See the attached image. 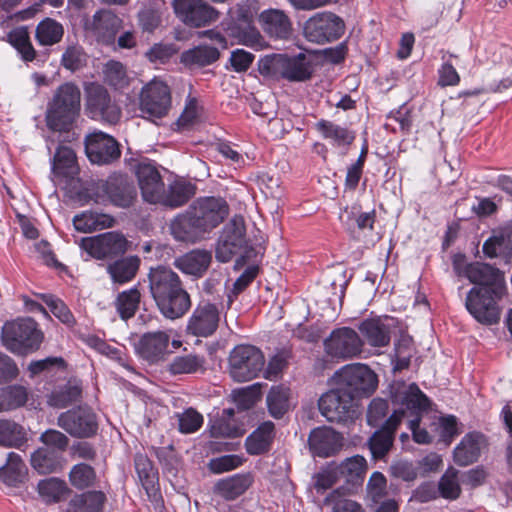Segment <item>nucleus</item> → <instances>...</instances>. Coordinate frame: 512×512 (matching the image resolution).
<instances>
[{"mask_svg":"<svg viewBox=\"0 0 512 512\" xmlns=\"http://www.w3.org/2000/svg\"><path fill=\"white\" fill-rule=\"evenodd\" d=\"M148 278L151 295L164 317L178 319L190 309V296L171 268H151Z\"/></svg>","mask_w":512,"mask_h":512,"instance_id":"nucleus-1","label":"nucleus"},{"mask_svg":"<svg viewBox=\"0 0 512 512\" xmlns=\"http://www.w3.org/2000/svg\"><path fill=\"white\" fill-rule=\"evenodd\" d=\"M390 393L393 403L400 405V409L405 411L404 417L408 413L412 417L408 421V426L414 441L418 444H429L431 436L419 426L420 414L427 409L429 404L427 397L416 384H407L403 381L394 382L390 387Z\"/></svg>","mask_w":512,"mask_h":512,"instance_id":"nucleus-2","label":"nucleus"},{"mask_svg":"<svg viewBox=\"0 0 512 512\" xmlns=\"http://www.w3.org/2000/svg\"><path fill=\"white\" fill-rule=\"evenodd\" d=\"M315 72L313 58L305 53L289 56L274 54L266 57L260 64V73L274 78H283L289 82H305Z\"/></svg>","mask_w":512,"mask_h":512,"instance_id":"nucleus-3","label":"nucleus"},{"mask_svg":"<svg viewBox=\"0 0 512 512\" xmlns=\"http://www.w3.org/2000/svg\"><path fill=\"white\" fill-rule=\"evenodd\" d=\"M81 92L72 83L61 85L55 92L46 114L47 126L53 131H64L80 111Z\"/></svg>","mask_w":512,"mask_h":512,"instance_id":"nucleus-4","label":"nucleus"},{"mask_svg":"<svg viewBox=\"0 0 512 512\" xmlns=\"http://www.w3.org/2000/svg\"><path fill=\"white\" fill-rule=\"evenodd\" d=\"M332 385H338L345 394L356 402L358 398L370 396L377 388V375L365 364L354 363L340 368L331 378Z\"/></svg>","mask_w":512,"mask_h":512,"instance_id":"nucleus-5","label":"nucleus"},{"mask_svg":"<svg viewBox=\"0 0 512 512\" xmlns=\"http://www.w3.org/2000/svg\"><path fill=\"white\" fill-rule=\"evenodd\" d=\"M2 341L9 351L26 354L40 347L43 341V333L31 318L17 319L4 324Z\"/></svg>","mask_w":512,"mask_h":512,"instance_id":"nucleus-6","label":"nucleus"},{"mask_svg":"<svg viewBox=\"0 0 512 512\" xmlns=\"http://www.w3.org/2000/svg\"><path fill=\"white\" fill-rule=\"evenodd\" d=\"M265 358L262 351L253 345H238L229 356V372L238 382L250 381L263 370Z\"/></svg>","mask_w":512,"mask_h":512,"instance_id":"nucleus-7","label":"nucleus"},{"mask_svg":"<svg viewBox=\"0 0 512 512\" xmlns=\"http://www.w3.org/2000/svg\"><path fill=\"white\" fill-rule=\"evenodd\" d=\"M344 31V21L331 12H318L303 24L304 38L315 44L335 41L344 34Z\"/></svg>","mask_w":512,"mask_h":512,"instance_id":"nucleus-8","label":"nucleus"},{"mask_svg":"<svg viewBox=\"0 0 512 512\" xmlns=\"http://www.w3.org/2000/svg\"><path fill=\"white\" fill-rule=\"evenodd\" d=\"M325 354L336 361L357 358L363 351L364 341L350 327L334 329L323 342Z\"/></svg>","mask_w":512,"mask_h":512,"instance_id":"nucleus-9","label":"nucleus"},{"mask_svg":"<svg viewBox=\"0 0 512 512\" xmlns=\"http://www.w3.org/2000/svg\"><path fill=\"white\" fill-rule=\"evenodd\" d=\"M332 386L333 388L324 393L318 401L321 414L330 422L352 420L357 414V403L338 385Z\"/></svg>","mask_w":512,"mask_h":512,"instance_id":"nucleus-10","label":"nucleus"},{"mask_svg":"<svg viewBox=\"0 0 512 512\" xmlns=\"http://www.w3.org/2000/svg\"><path fill=\"white\" fill-rule=\"evenodd\" d=\"M492 288L473 287L465 300L466 309L481 324L492 325L500 320L501 308Z\"/></svg>","mask_w":512,"mask_h":512,"instance_id":"nucleus-11","label":"nucleus"},{"mask_svg":"<svg viewBox=\"0 0 512 512\" xmlns=\"http://www.w3.org/2000/svg\"><path fill=\"white\" fill-rule=\"evenodd\" d=\"M188 209L206 234L219 226L229 214L227 202L220 197L198 198Z\"/></svg>","mask_w":512,"mask_h":512,"instance_id":"nucleus-12","label":"nucleus"},{"mask_svg":"<svg viewBox=\"0 0 512 512\" xmlns=\"http://www.w3.org/2000/svg\"><path fill=\"white\" fill-rule=\"evenodd\" d=\"M459 275L466 277L476 287L491 289L497 298H503L507 293L504 273L486 263L467 264Z\"/></svg>","mask_w":512,"mask_h":512,"instance_id":"nucleus-13","label":"nucleus"},{"mask_svg":"<svg viewBox=\"0 0 512 512\" xmlns=\"http://www.w3.org/2000/svg\"><path fill=\"white\" fill-rule=\"evenodd\" d=\"M170 107L171 92L164 81L155 78L142 88L140 109L143 113L161 118L168 113Z\"/></svg>","mask_w":512,"mask_h":512,"instance_id":"nucleus-14","label":"nucleus"},{"mask_svg":"<svg viewBox=\"0 0 512 512\" xmlns=\"http://www.w3.org/2000/svg\"><path fill=\"white\" fill-rule=\"evenodd\" d=\"M126 238L118 232H106L81 239L80 247L92 258L106 259L126 252Z\"/></svg>","mask_w":512,"mask_h":512,"instance_id":"nucleus-15","label":"nucleus"},{"mask_svg":"<svg viewBox=\"0 0 512 512\" xmlns=\"http://www.w3.org/2000/svg\"><path fill=\"white\" fill-rule=\"evenodd\" d=\"M176 16L191 27H203L218 19V11L205 0H174L172 2Z\"/></svg>","mask_w":512,"mask_h":512,"instance_id":"nucleus-16","label":"nucleus"},{"mask_svg":"<svg viewBox=\"0 0 512 512\" xmlns=\"http://www.w3.org/2000/svg\"><path fill=\"white\" fill-rule=\"evenodd\" d=\"M87 111L91 118L115 124L121 117L120 108L111 101L105 88L98 84L87 87Z\"/></svg>","mask_w":512,"mask_h":512,"instance_id":"nucleus-17","label":"nucleus"},{"mask_svg":"<svg viewBox=\"0 0 512 512\" xmlns=\"http://www.w3.org/2000/svg\"><path fill=\"white\" fill-rule=\"evenodd\" d=\"M228 35L236 44L261 50L265 41L259 30L253 25V17L248 8H239L233 23L227 28Z\"/></svg>","mask_w":512,"mask_h":512,"instance_id":"nucleus-18","label":"nucleus"},{"mask_svg":"<svg viewBox=\"0 0 512 512\" xmlns=\"http://www.w3.org/2000/svg\"><path fill=\"white\" fill-rule=\"evenodd\" d=\"M87 157L95 164H108L120 157L117 141L102 131H94L85 140Z\"/></svg>","mask_w":512,"mask_h":512,"instance_id":"nucleus-19","label":"nucleus"},{"mask_svg":"<svg viewBox=\"0 0 512 512\" xmlns=\"http://www.w3.org/2000/svg\"><path fill=\"white\" fill-rule=\"evenodd\" d=\"M58 425L73 437H90L97 431L94 413L87 408H78L62 413Z\"/></svg>","mask_w":512,"mask_h":512,"instance_id":"nucleus-20","label":"nucleus"},{"mask_svg":"<svg viewBox=\"0 0 512 512\" xmlns=\"http://www.w3.org/2000/svg\"><path fill=\"white\" fill-rule=\"evenodd\" d=\"M220 313L216 305L203 302L193 311L187 323V333L197 337H209L217 330Z\"/></svg>","mask_w":512,"mask_h":512,"instance_id":"nucleus-21","label":"nucleus"},{"mask_svg":"<svg viewBox=\"0 0 512 512\" xmlns=\"http://www.w3.org/2000/svg\"><path fill=\"white\" fill-rule=\"evenodd\" d=\"M135 188L126 182H99L96 184L94 201L105 203L107 200L121 208L130 207L136 199Z\"/></svg>","mask_w":512,"mask_h":512,"instance_id":"nucleus-22","label":"nucleus"},{"mask_svg":"<svg viewBox=\"0 0 512 512\" xmlns=\"http://www.w3.org/2000/svg\"><path fill=\"white\" fill-rule=\"evenodd\" d=\"M135 174L143 199L157 204L165 185L156 166L151 162L141 161L135 165Z\"/></svg>","mask_w":512,"mask_h":512,"instance_id":"nucleus-23","label":"nucleus"},{"mask_svg":"<svg viewBox=\"0 0 512 512\" xmlns=\"http://www.w3.org/2000/svg\"><path fill=\"white\" fill-rule=\"evenodd\" d=\"M122 27V20L111 10H99L85 22V29L98 41L111 43Z\"/></svg>","mask_w":512,"mask_h":512,"instance_id":"nucleus-24","label":"nucleus"},{"mask_svg":"<svg viewBox=\"0 0 512 512\" xmlns=\"http://www.w3.org/2000/svg\"><path fill=\"white\" fill-rule=\"evenodd\" d=\"M393 320L389 317H375L362 321L358 327L364 343L375 348L389 345Z\"/></svg>","mask_w":512,"mask_h":512,"instance_id":"nucleus-25","label":"nucleus"},{"mask_svg":"<svg viewBox=\"0 0 512 512\" xmlns=\"http://www.w3.org/2000/svg\"><path fill=\"white\" fill-rule=\"evenodd\" d=\"M169 229L176 241L190 244L203 240L207 235L189 209L177 215L170 222Z\"/></svg>","mask_w":512,"mask_h":512,"instance_id":"nucleus-26","label":"nucleus"},{"mask_svg":"<svg viewBox=\"0 0 512 512\" xmlns=\"http://www.w3.org/2000/svg\"><path fill=\"white\" fill-rule=\"evenodd\" d=\"M405 411L396 409L393 414L385 421L383 427L376 431L370 438L369 446L374 458L383 457L393 444V434L402 419Z\"/></svg>","mask_w":512,"mask_h":512,"instance_id":"nucleus-27","label":"nucleus"},{"mask_svg":"<svg viewBox=\"0 0 512 512\" xmlns=\"http://www.w3.org/2000/svg\"><path fill=\"white\" fill-rule=\"evenodd\" d=\"M259 23L263 31L271 38L287 40L293 33L289 16L280 9H267L260 13Z\"/></svg>","mask_w":512,"mask_h":512,"instance_id":"nucleus-28","label":"nucleus"},{"mask_svg":"<svg viewBox=\"0 0 512 512\" xmlns=\"http://www.w3.org/2000/svg\"><path fill=\"white\" fill-rule=\"evenodd\" d=\"M170 334L165 331L148 332L140 338L137 351L146 360L158 362L168 352Z\"/></svg>","mask_w":512,"mask_h":512,"instance_id":"nucleus-29","label":"nucleus"},{"mask_svg":"<svg viewBox=\"0 0 512 512\" xmlns=\"http://www.w3.org/2000/svg\"><path fill=\"white\" fill-rule=\"evenodd\" d=\"M483 434L471 432L466 434L454 449V461L460 466H467L478 460L482 450L486 447Z\"/></svg>","mask_w":512,"mask_h":512,"instance_id":"nucleus-30","label":"nucleus"},{"mask_svg":"<svg viewBox=\"0 0 512 512\" xmlns=\"http://www.w3.org/2000/svg\"><path fill=\"white\" fill-rule=\"evenodd\" d=\"M308 442L314 455L328 457L339 450L342 437L330 428H317L310 433Z\"/></svg>","mask_w":512,"mask_h":512,"instance_id":"nucleus-31","label":"nucleus"},{"mask_svg":"<svg viewBox=\"0 0 512 512\" xmlns=\"http://www.w3.org/2000/svg\"><path fill=\"white\" fill-rule=\"evenodd\" d=\"M483 252L489 258L502 257L507 263L512 261V226L494 230L484 242Z\"/></svg>","mask_w":512,"mask_h":512,"instance_id":"nucleus-32","label":"nucleus"},{"mask_svg":"<svg viewBox=\"0 0 512 512\" xmlns=\"http://www.w3.org/2000/svg\"><path fill=\"white\" fill-rule=\"evenodd\" d=\"M212 261L210 251L194 249L175 259L174 265L185 274L201 277Z\"/></svg>","mask_w":512,"mask_h":512,"instance_id":"nucleus-33","label":"nucleus"},{"mask_svg":"<svg viewBox=\"0 0 512 512\" xmlns=\"http://www.w3.org/2000/svg\"><path fill=\"white\" fill-rule=\"evenodd\" d=\"M251 473L235 474L219 480L214 486V492L226 500H234L243 495L253 484Z\"/></svg>","mask_w":512,"mask_h":512,"instance_id":"nucleus-34","label":"nucleus"},{"mask_svg":"<svg viewBox=\"0 0 512 512\" xmlns=\"http://www.w3.org/2000/svg\"><path fill=\"white\" fill-rule=\"evenodd\" d=\"M196 192L195 186L184 180H175L168 188L164 187L157 204L177 208L189 201Z\"/></svg>","mask_w":512,"mask_h":512,"instance_id":"nucleus-35","label":"nucleus"},{"mask_svg":"<svg viewBox=\"0 0 512 512\" xmlns=\"http://www.w3.org/2000/svg\"><path fill=\"white\" fill-rule=\"evenodd\" d=\"M31 466L39 474H51L62 470L64 459L62 455L54 449L47 447L38 448L32 453L30 458Z\"/></svg>","mask_w":512,"mask_h":512,"instance_id":"nucleus-36","label":"nucleus"},{"mask_svg":"<svg viewBox=\"0 0 512 512\" xmlns=\"http://www.w3.org/2000/svg\"><path fill=\"white\" fill-rule=\"evenodd\" d=\"M37 491L43 502L55 504L66 500L71 494L67 483L56 477L40 480L37 484Z\"/></svg>","mask_w":512,"mask_h":512,"instance_id":"nucleus-37","label":"nucleus"},{"mask_svg":"<svg viewBox=\"0 0 512 512\" xmlns=\"http://www.w3.org/2000/svg\"><path fill=\"white\" fill-rule=\"evenodd\" d=\"M114 224L115 219L112 216L92 211H84L73 218L74 228L82 233L111 228Z\"/></svg>","mask_w":512,"mask_h":512,"instance_id":"nucleus-38","label":"nucleus"},{"mask_svg":"<svg viewBox=\"0 0 512 512\" xmlns=\"http://www.w3.org/2000/svg\"><path fill=\"white\" fill-rule=\"evenodd\" d=\"M106 496L102 491L76 494L68 503L67 512H102Z\"/></svg>","mask_w":512,"mask_h":512,"instance_id":"nucleus-39","label":"nucleus"},{"mask_svg":"<svg viewBox=\"0 0 512 512\" xmlns=\"http://www.w3.org/2000/svg\"><path fill=\"white\" fill-rule=\"evenodd\" d=\"M274 432L271 421L261 424L247 439L246 450L251 455H259L269 450Z\"/></svg>","mask_w":512,"mask_h":512,"instance_id":"nucleus-40","label":"nucleus"},{"mask_svg":"<svg viewBox=\"0 0 512 512\" xmlns=\"http://www.w3.org/2000/svg\"><path fill=\"white\" fill-rule=\"evenodd\" d=\"M220 52L217 47L199 45L181 55V62L186 66L204 67L219 59Z\"/></svg>","mask_w":512,"mask_h":512,"instance_id":"nucleus-41","label":"nucleus"},{"mask_svg":"<svg viewBox=\"0 0 512 512\" xmlns=\"http://www.w3.org/2000/svg\"><path fill=\"white\" fill-rule=\"evenodd\" d=\"M269 413L274 418H281L291 407V391L283 385L273 386L266 397Z\"/></svg>","mask_w":512,"mask_h":512,"instance_id":"nucleus-42","label":"nucleus"},{"mask_svg":"<svg viewBox=\"0 0 512 512\" xmlns=\"http://www.w3.org/2000/svg\"><path fill=\"white\" fill-rule=\"evenodd\" d=\"M63 35V25L52 18L42 20L35 30V38L42 46H52L59 43Z\"/></svg>","mask_w":512,"mask_h":512,"instance_id":"nucleus-43","label":"nucleus"},{"mask_svg":"<svg viewBox=\"0 0 512 512\" xmlns=\"http://www.w3.org/2000/svg\"><path fill=\"white\" fill-rule=\"evenodd\" d=\"M26 475V465L20 455L10 452L7 456V462L0 467V479L10 486L23 481Z\"/></svg>","mask_w":512,"mask_h":512,"instance_id":"nucleus-44","label":"nucleus"},{"mask_svg":"<svg viewBox=\"0 0 512 512\" xmlns=\"http://www.w3.org/2000/svg\"><path fill=\"white\" fill-rule=\"evenodd\" d=\"M26 441V431L10 419L0 418V446L19 447Z\"/></svg>","mask_w":512,"mask_h":512,"instance_id":"nucleus-45","label":"nucleus"},{"mask_svg":"<svg viewBox=\"0 0 512 512\" xmlns=\"http://www.w3.org/2000/svg\"><path fill=\"white\" fill-rule=\"evenodd\" d=\"M138 268L139 259L137 257H127L110 264L107 271L115 283L123 284L135 277Z\"/></svg>","mask_w":512,"mask_h":512,"instance_id":"nucleus-46","label":"nucleus"},{"mask_svg":"<svg viewBox=\"0 0 512 512\" xmlns=\"http://www.w3.org/2000/svg\"><path fill=\"white\" fill-rule=\"evenodd\" d=\"M141 294L137 288H131L118 294L114 306L122 320L132 318L138 310Z\"/></svg>","mask_w":512,"mask_h":512,"instance_id":"nucleus-47","label":"nucleus"},{"mask_svg":"<svg viewBox=\"0 0 512 512\" xmlns=\"http://www.w3.org/2000/svg\"><path fill=\"white\" fill-rule=\"evenodd\" d=\"M52 171L58 176H71L76 172V156L67 146H59L52 165Z\"/></svg>","mask_w":512,"mask_h":512,"instance_id":"nucleus-48","label":"nucleus"},{"mask_svg":"<svg viewBox=\"0 0 512 512\" xmlns=\"http://www.w3.org/2000/svg\"><path fill=\"white\" fill-rule=\"evenodd\" d=\"M316 127L325 139H330L339 146L349 145L354 140L352 132L330 121L321 120L316 124Z\"/></svg>","mask_w":512,"mask_h":512,"instance_id":"nucleus-49","label":"nucleus"},{"mask_svg":"<svg viewBox=\"0 0 512 512\" xmlns=\"http://www.w3.org/2000/svg\"><path fill=\"white\" fill-rule=\"evenodd\" d=\"M68 476L70 484L78 490L94 486L97 479L94 468L85 463L74 465Z\"/></svg>","mask_w":512,"mask_h":512,"instance_id":"nucleus-50","label":"nucleus"},{"mask_svg":"<svg viewBox=\"0 0 512 512\" xmlns=\"http://www.w3.org/2000/svg\"><path fill=\"white\" fill-rule=\"evenodd\" d=\"M367 462L363 456L355 455L345 459L338 466V473L348 482L361 480L366 472Z\"/></svg>","mask_w":512,"mask_h":512,"instance_id":"nucleus-51","label":"nucleus"},{"mask_svg":"<svg viewBox=\"0 0 512 512\" xmlns=\"http://www.w3.org/2000/svg\"><path fill=\"white\" fill-rule=\"evenodd\" d=\"M205 359L196 354L177 356L170 364V371L173 374H190L203 369Z\"/></svg>","mask_w":512,"mask_h":512,"instance_id":"nucleus-52","label":"nucleus"},{"mask_svg":"<svg viewBox=\"0 0 512 512\" xmlns=\"http://www.w3.org/2000/svg\"><path fill=\"white\" fill-rule=\"evenodd\" d=\"M245 226L241 217L232 218L223 228L219 239L224 243L232 242L237 244V247L242 248L245 243Z\"/></svg>","mask_w":512,"mask_h":512,"instance_id":"nucleus-53","label":"nucleus"},{"mask_svg":"<svg viewBox=\"0 0 512 512\" xmlns=\"http://www.w3.org/2000/svg\"><path fill=\"white\" fill-rule=\"evenodd\" d=\"M438 491L445 499L454 500L460 496L461 487L456 469L449 468L446 470L438 483Z\"/></svg>","mask_w":512,"mask_h":512,"instance_id":"nucleus-54","label":"nucleus"},{"mask_svg":"<svg viewBox=\"0 0 512 512\" xmlns=\"http://www.w3.org/2000/svg\"><path fill=\"white\" fill-rule=\"evenodd\" d=\"M81 396V387L77 383L68 382L61 390L51 395L50 403L63 408L77 401Z\"/></svg>","mask_w":512,"mask_h":512,"instance_id":"nucleus-55","label":"nucleus"},{"mask_svg":"<svg viewBox=\"0 0 512 512\" xmlns=\"http://www.w3.org/2000/svg\"><path fill=\"white\" fill-rule=\"evenodd\" d=\"M4 411L23 406L27 401V392L22 386H10L0 389Z\"/></svg>","mask_w":512,"mask_h":512,"instance_id":"nucleus-56","label":"nucleus"},{"mask_svg":"<svg viewBox=\"0 0 512 512\" xmlns=\"http://www.w3.org/2000/svg\"><path fill=\"white\" fill-rule=\"evenodd\" d=\"M105 80L113 87L119 89L128 85L129 79L122 63L109 61L104 68Z\"/></svg>","mask_w":512,"mask_h":512,"instance_id":"nucleus-57","label":"nucleus"},{"mask_svg":"<svg viewBox=\"0 0 512 512\" xmlns=\"http://www.w3.org/2000/svg\"><path fill=\"white\" fill-rule=\"evenodd\" d=\"M135 468L143 487L148 490L154 486L156 471L151 461L144 455L135 458Z\"/></svg>","mask_w":512,"mask_h":512,"instance_id":"nucleus-58","label":"nucleus"},{"mask_svg":"<svg viewBox=\"0 0 512 512\" xmlns=\"http://www.w3.org/2000/svg\"><path fill=\"white\" fill-rule=\"evenodd\" d=\"M43 301L50 308V311L57 317L62 323L72 326L75 323L74 317L66 306V304L52 295H43Z\"/></svg>","mask_w":512,"mask_h":512,"instance_id":"nucleus-59","label":"nucleus"},{"mask_svg":"<svg viewBox=\"0 0 512 512\" xmlns=\"http://www.w3.org/2000/svg\"><path fill=\"white\" fill-rule=\"evenodd\" d=\"M242 463L243 459L239 455H224L211 459L208 467L211 472L221 474L238 468Z\"/></svg>","mask_w":512,"mask_h":512,"instance_id":"nucleus-60","label":"nucleus"},{"mask_svg":"<svg viewBox=\"0 0 512 512\" xmlns=\"http://www.w3.org/2000/svg\"><path fill=\"white\" fill-rule=\"evenodd\" d=\"M86 62V54L82 47L78 45H71L67 47L62 55V65L71 71L80 69Z\"/></svg>","mask_w":512,"mask_h":512,"instance_id":"nucleus-61","label":"nucleus"},{"mask_svg":"<svg viewBox=\"0 0 512 512\" xmlns=\"http://www.w3.org/2000/svg\"><path fill=\"white\" fill-rule=\"evenodd\" d=\"M387 494V481L380 472H374L367 483V495L374 503L381 501Z\"/></svg>","mask_w":512,"mask_h":512,"instance_id":"nucleus-62","label":"nucleus"},{"mask_svg":"<svg viewBox=\"0 0 512 512\" xmlns=\"http://www.w3.org/2000/svg\"><path fill=\"white\" fill-rule=\"evenodd\" d=\"M259 189L266 197L279 198L281 196L280 179L267 172H261L256 177Z\"/></svg>","mask_w":512,"mask_h":512,"instance_id":"nucleus-63","label":"nucleus"},{"mask_svg":"<svg viewBox=\"0 0 512 512\" xmlns=\"http://www.w3.org/2000/svg\"><path fill=\"white\" fill-rule=\"evenodd\" d=\"M388 413V403L381 398L373 399L368 407L367 421L370 426L376 427L381 424Z\"/></svg>","mask_w":512,"mask_h":512,"instance_id":"nucleus-64","label":"nucleus"}]
</instances>
